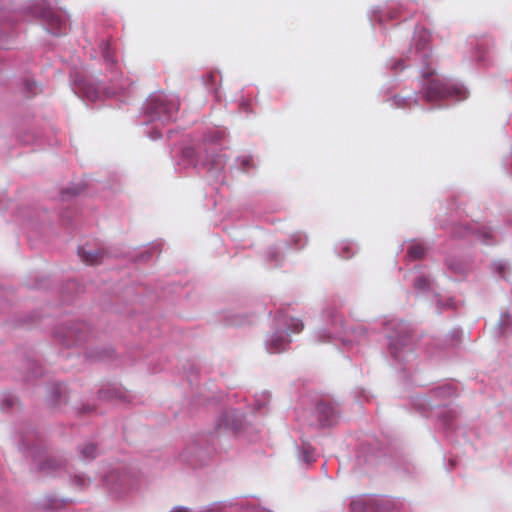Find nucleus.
<instances>
[{"instance_id":"obj_31","label":"nucleus","mask_w":512,"mask_h":512,"mask_svg":"<svg viewBox=\"0 0 512 512\" xmlns=\"http://www.w3.org/2000/svg\"><path fill=\"white\" fill-rule=\"evenodd\" d=\"M474 58L477 62L479 63H485L487 58H486V50L484 48V45L481 43H476V51H475V55H474Z\"/></svg>"},{"instance_id":"obj_33","label":"nucleus","mask_w":512,"mask_h":512,"mask_svg":"<svg viewBox=\"0 0 512 512\" xmlns=\"http://www.w3.org/2000/svg\"><path fill=\"white\" fill-rule=\"evenodd\" d=\"M90 480L84 475H75L73 477V483L79 488H84L89 484Z\"/></svg>"},{"instance_id":"obj_17","label":"nucleus","mask_w":512,"mask_h":512,"mask_svg":"<svg viewBox=\"0 0 512 512\" xmlns=\"http://www.w3.org/2000/svg\"><path fill=\"white\" fill-rule=\"evenodd\" d=\"M277 323L279 326H285L288 331L293 333H299L304 328V324L301 320L295 318L288 319L282 314L277 317Z\"/></svg>"},{"instance_id":"obj_18","label":"nucleus","mask_w":512,"mask_h":512,"mask_svg":"<svg viewBox=\"0 0 512 512\" xmlns=\"http://www.w3.org/2000/svg\"><path fill=\"white\" fill-rule=\"evenodd\" d=\"M79 457L83 461H91L99 454L98 447L94 443H86L79 447Z\"/></svg>"},{"instance_id":"obj_30","label":"nucleus","mask_w":512,"mask_h":512,"mask_svg":"<svg viewBox=\"0 0 512 512\" xmlns=\"http://www.w3.org/2000/svg\"><path fill=\"white\" fill-rule=\"evenodd\" d=\"M414 288L418 292H425L430 288V281L425 276H420L415 279Z\"/></svg>"},{"instance_id":"obj_20","label":"nucleus","mask_w":512,"mask_h":512,"mask_svg":"<svg viewBox=\"0 0 512 512\" xmlns=\"http://www.w3.org/2000/svg\"><path fill=\"white\" fill-rule=\"evenodd\" d=\"M427 248L420 242H413L407 251V255L410 260H418L424 257Z\"/></svg>"},{"instance_id":"obj_38","label":"nucleus","mask_w":512,"mask_h":512,"mask_svg":"<svg viewBox=\"0 0 512 512\" xmlns=\"http://www.w3.org/2000/svg\"><path fill=\"white\" fill-rule=\"evenodd\" d=\"M494 268L499 274H502L506 270L507 264L505 262H497L494 264Z\"/></svg>"},{"instance_id":"obj_34","label":"nucleus","mask_w":512,"mask_h":512,"mask_svg":"<svg viewBox=\"0 0 512 512\" xmlns=\"http://www.w3.org/2000/svg\"><path fill=\"white\" fill-rule=\"evenodd\" d=\"M112 354H113V351L111 349H108V350H103L101 352H97L95 354L91 353L88 356L95 358V359H99V360H105V359L112 357Z\"/></svg>"},{"instance_id":"obj_3","label":"nucleus","mask_w":512,"mask_h":512,"mask_svg":"<svg viewBox=\"0 0 512 512\" xmlns=\"http://www.w3.org/2000/svg\"><path fill=\"white\" fill-rule=\"evenodd\" d=\"M104 63L111 67V77L109 86H99L88 82L82 76L75 74L72 76V90L76 95L83 99L96 101L105 97H112L119 93H123L129 89L131 82L122 76L115 69V60L111 52V47L108 42H102L100 45Z\"/></svg>"},{"instance_id":"obj_40","label":"nucleus","mask_w":512,"mask_h":512,"mask_svg":"<svg viewBox=\"0 0 512 512\" xmlns=\"http://www.w3.org/2000/svg\"><path fill=\"white\" fill-rule=\"evenodd\" d=\"M29 366L33 369L32 376L37 377V376L41 375V372L39 371L40 368L36 362H30Z\"/></svg>"},{"instance_id":"obj_29","label":"nucleus","mask_w":512,"mask_h":512,"mask_svg":"<svg viewBox=\"0 0 512 512\" xmlns=\"http://www.w3.org/2000/svg\"><path fill=\"white\" fill-rule=\"evenodd\" d=\"M336 250L338 255L344 259H348L352 257V255L354 254L353 247L349 243H342L340 246L336 248Z\"/></svg>"},{"instance_id":"obj_1","label":"nucleus","mask_w":512,"mask_h":512,"mask_svg":"<svg viewBox=\"0 0 512 512\" xmlns=\"http://www.w3.org/2000/svg\"><path fill=\"white\" fill-rule=\"evenodd\" d=\"M407 59L411 63L422 66V95L427 102L444 99L460 101L467 98L468 92L464 86L435 74L431 67L433 64L431 35L425 28L417 27L415 29L411 46L407 52Z\"/></svg>"},{"instance_id":"obj_13","label":"nucleus","mask_w":512,"mask_h":512,"mask_svg":"<svg viewBox=\"0 0 512 512\" xmlns=\"http://www.w3.org/2000/svg\"><path fill=\"white\" fill-rule=\"evenodd\" d=\"M289 344L290 339L282 329H277L274 331L265 341L266 350L272 354L285 351Z\"/></svg>"},{"instance_id":"obj_23","label":"nucleus","mask_w":512,"mask_h":512,"mask_svg":"<svg viewBox=\"0 0 512 512\" xmlns=\"http://www.w3.org/2000/svg\"><path fill=\"white\" fill-rule=\"evenodd\" d=\"M418 104V98L415 97H398L395 96L392 100V105L397 108H411Z\"/></svg>"},{"instance_id":"obj_27","label":"nucleus","mask_w":512,"mask_h":512,"mask_svg":"<svg viewBox=\"0 0 512 512\" xmlns=\"http://www.w3.org/2000/svg\"><path fill=\"white\" fill-rule=\"evenodd\" d=\"M203 84L209 92L216 93L217 88V75L213 72H209L202 77Z\"/></svg>"},{"instance_id":"obj_24","label":"nucleus","mask_w":512,"mask_h":512,"mask_svg":"<svg viewBox=\"0 0 512 512\" xmlns=\"http://www.w3.org/2000/svg\"><path fill=\"white\" fill-rule=\"evenodd\" d=\"M300 460L307 465L315 461L314 449L308 443H303L301 446Z\"/></svg>"},{"instance_id":"obj_9","label":"nucleus","mask_w":512,"mask_h":512,"mask_svg":"<svg viewBox=\"0 0 512 512\" xmlns=\"http://www.w3.org/2000/svg\"><path fill=\"white\" fill-rule=\"evenodd\" d=\"M389 340L388 349L392 358L397 361L403 360V352L410 342V331L402 321H390L387 323Z\"/></svg>"},{"instance_id":"obj_47","label":"nucleus","mask_w":512,"mask_h":512,"mask_svg":"<svg viewBox=\"0 0 512 512\" xmlns=\"http://www.w3.org/2000/svg\"><path fill=\"white\" fill-rule=\"evenodd\" d=\"M55 392H56V394L59 393V388L58 387L55 388Z\"/></svg>"},{"instance_id":"obj_12","label":"nucleus","mask_w":512,"mask_h":512,"mask_svg":"<svg viewBox=\"0 0 512 512\" xmlns=\"http://www.w3.org/2000/svg\"><path fill=\"white\" fill-rule=\"evenodd\" d=\"M86 331L87 325L85 323H74L57 330L55 336L62 344L72 346L82 341Z\"/></svg>"},{"instance_id":"obj_44","label":"nucleus","mask_w":512,"mask_h":512,"mask_svg":"<svg viewBox=\"0 0 512 512\" xmlns=\"http://www.w3.org/2000/svg\"><path fill=\"white\" fill-rule=\"evenodd\" d=\"M423 403L420 404V406L422 407L423 411L425 410V406L427 404V401L425 399L421 400Z\"/></svg>"},{"instance_id":"obj_28","label":"nucleus","mask_w":512,"mask_h":512,"mask_svg":"<svg viewBox=\"0 0 512 512\" xmlns=\"http://www.w3.org/2000/svg\"><path fill=\"white\" fill-rule=\"evenodd\" d=\"M445 263L448 269L456 274H463L465 272V266L460 260L447 258Z\"/></svg>"},{"instance_id":"obj_11","label":"nucleus","mask_w":512,"mask_h":512,"mask_svg":"<svg viewBox=\"0 0 512 512\" xmlns=\"http://www.w3.org/2000/svg\"><path fill=\"white\" fill-rule=\"evenodd\" d=\"M452 234L454 237H468L473 236L475 239L479 240L480 242L492 245L496 243L495 241V234L492 232V230L488 227H479V226H454L452 228Z\"/></svg>"},{"instance_id":"obj_7","label":"nucleus","mask_w":512,"mask_h":512,"mask_svg":"<svg viewBox=\"0 0 512 512\" xmlns=\"http://www.w3.org/2000/svg\"><path fill=\"white\" fill-rule=\"evenodd\" d=\"M139 480L138 474L125 466L112 469L104 477L107 489L116 496L136 489L139 485Z\"/></svg>"},{"instance_id":"obj_41","label":"nucleus","mask_w":512,"mask_h":512,"mask_svg":"<svg viewBox=\"0 0 512 512\" xmlns=\"http://www.w3.org/2000/svg\"><path fill=\"white\" fill-rule=\"evenodd\" d=\"M151 257L150 249L139 256V261H147Z\"/></svg>"},{"instance_id":"obj_4","label":"nucleus","mask_w":512,"mask_h":512,"mask_svg":"<svg viewBox=\"0 0 512 512\" xmlns=\"http://www.w3.org/2000/svg\"><path fill=\"white\" fill-rule=\"evenodd\" d=\"M179 105V99L174 95L162 92L150 95L143 106L142 123L154 125L153 131L149 133L152 139L161 138V127L176 120Z\"/></svg>"},{"instance_id":"obj_48","label":"nucleus","mask_w":512,"mask_h":512,"mask_svg":"<svg viewBox=\"0 0 512 512\" xmlns=\"http://www.w3.org/2000/svg\"><path fill=\"white\" fill-rule=\"evenodd\" d=\"M448 307H452V302L450 301L448 304H447Z\"/></svg>"},{"instance_id":"obj_25","label":"nucleus","mask_w":512,"mask_h":512,"mask_svg":"<svg viewBox=\"0 0 512 512\" xmlns=\"http://www.w3.org/2000/svg\"><path fill=\"white\" fill-rule=\"evenodd\" d=\"M235 164L237 168L243 172H248L251 168L255 167L253 158L250 155L238 157Z\"/></svg>"},{"instance_id":"obj_8","label":"nucleus","mask_w":512,"mask_h":512,"mask_svg":"<svg viewBox=\"0 0 512 512\" xmlns=\"http://www.w3.org/2000/svg\"><path fill=\"white\" fill-rule=\"evenodd\" d=\"M29 13L42 19L47 31L53 35H60L66 32V20L54 12L46 0H35L29 7Z\"/></svg>"},{"instance_id":"obj_35","label":"nucleus","mask_w":512,"mask_h":512,"mask_svg":"<svg viewBox=\"0 0 512 512\" xmlns=\"http://www.w3.org/2000/svg\"><path fill=\"white\" fill-rule=\"evenodd\" d=\"M35 136L30 132H26L23 135L18 136V140L24 145H30L34 143Z\"/></svg>"},{"instance_id":"obj_14","label":"nucleus","mask_w":512,"mask_h":512,"mask_svg":"<svg viewBox=\"0 0 512 512\" xmlns=\"http://www.w3.org/2000/svg\"><path fill=\"white\" fill-rule=\"evenodd\" d=\"M78 255L86 264L95 265L103 261L107 251L104 248L94 247L87 243L78 249Z\"/></svg>"},{"instance_id":"obj_22","label":"nucleus","mask_w":512,"mask_h":512,"mask_svg":"<svg viewBox=\"0 0 512 512\" xmlns=\"http://www.w3.org/2000/svg\"><path fill=\"white\" fill-rule=\"evenodd\" d=\"M432 394L438 398H450L456 396V388L447 384L433 389Z\"/></svg>"},{"instance_id":"obj_5","label":"nucleus","mask_w":512,"mask_h":512,"mask_svg":"<svg viewBox=\"0 0 512 512\" xmlns=\"http://www.w3.org/2000/svg\"><path fill=\"white\" fill-rule=\"evenodd\" d=\"M20 449L30 457L36 470L44 476H62L69 472L68 460L61 453L43 454L31 432L22 435Z\"/></svg>"},{"instance_id":"obj_45","label":"nucleus","mask_w":512,"mask_h":512,"mask_svg":"<svg viewBox=\"0 0 512 512\" xmlns=\"http://www.w3.org/2000/svg\"><path fill=\"white\" fill-rule=\"evenodd\" d=\"M99 395L100 397H106V392L103 389H101L99 390Z\"/></svg>"},{"instance_id":"obj_15","label":"nucleus","mask_w":512,"mask_h":512,"mask_svg":"<svg viewBox=\"0 0 512 512\" xmlns=\"http://www.w3.org/2000/svg\"><path fill=\"white\" fill-rule=\"evenodd\" d=\"M316 414L322 427L333 425L338 417L336 408L332 404L324 401L317 403Z\"/></svg>"},{"instance_id":"obj_49","label":"nucleus","mask_w":512,"mask_h":512,"mask_svg":"<svg viewBox=\"0 0 512 512\" xmlns=\"http://www.w3.org/2000/svg\"><path fill=\"white\" fill-rule=\"evenodd\" d=\"M115 394H116V396H117L118 398H121V397H122L121 395H118V393H117V392H115Z\"/></svg>"},{"instance_id":"obj_26","label":"nucleus","mask_w":512,"mask_h":512,"mask_svg":"<svg viewBox=\"0 0 512 512\" xmlns=\"http://www.w3.org/2000/svg\"><path fill=\"white\" fill-rule=\"evenodd\" d=\"M230 412H225L219 419L218 427H227L231 428L232 430H236L239 428L241 420H229Z\"/></svg>"},{"instance_id":"obj_10","label":"nucleus","mask_w":512,"mask_h":512,"mask_svg":"<svg viewBox=\"0 0 512 512\" xmlns=\"http://www.w3.org/2000/svg\"><path fill=\"white\" fill-rule=\"evenodd\" d=\"M400 503L387 496H363L350 503L351 512H396Z\"/></svg>"},{"instance_id":"obj_36","label":"nucleus","mask_w":512,"mask_h":512,"mask_svg":"<svg viewBox=\"0 0 512 512\" xmlns=\"http://www.w3.org/2000/svg\"><path fill=\"white\" fill-rule=\"evenodd\" d=\"M406 67V65H404V61L403 59H398V60H392L390 62V68L394 71H401L403 70L404 68Z\"/></svg>"},{"instance_id":"obj_43","label":"nucleus","mask_w":512,"mask_h":512,"mask_svg":"<svg viewBox=\"0 0 512 512\" xmlns=\"http://www.w3.org/2000/svg\"><path fill=\"white\" fill-rule=\"evenodd\" d=\"M7 48L6 41L0 40V49Z\"/></svg>"},{"instance_id":"obj_6","label":"nucleus","mask_w":512,"mask_h":512,"mask_svg":"<svg viewBox=\"0 0 512 512\" xmlns=\"http://www.w3.org/2000/svg\"><path fill=\"white\" fill-rule=\"evenodd\" d=\"M324 317L329 322V329H321L315 333L317 342H325L333 338H339L344 345L352 343L354 340L360 341L366 335V329L357 327L347 331L344 328L342 315L333 308L324 311Z\"/></svg>"},{"instance_id":"obj_21","label":"nucleus","mask_w":512,"mask_h":512,"mask_svg":"<svg viewBox=\"0 0 512 512\" xmlns=\"http://www.w3.org/2000/svg\"><path fill=\"white\" fill-rule=\"evenodd\" d=\"M66 503V499H58L49 495L42 500L41 507L44 509H59L65 506Z\"/></svg>"},{"instance_id":"obj_39","label":"nucleus","mask_w":512,"mask_h":512,"mask_svg":"<svg viewBox=\"0 0 512 512\" xmlns=\"http://www.w3.org/2000/svg\"><path fill=\"white\" fill-rule=\"evenodd\" d=\"M14 403H15V399L13 397H6L4 399L5 406H1V408L2 409H4V408L5 409L11 408V407H13Z\"/></svg>"},{"instance_id":"obj_37","label":"nucleus","mask_w":512,"mask_h":512,"mask_svg":"<svg viewBox=\"0 0 512 512\" xmlns=\"http://www.w3.org/2000/svg\"><path fill=\"white\" fill-rule=\"evenodd\" d=\"M292 240L294 241L295 243V248H301L305 245L306 241L304 239V237L300 234H297V235H293L292 236Z\"/></svg>"},{"instance_id":"obj_16","label":"nucleus","mask_w":512,"mask_h":512,"mask_svg":"<svg viewBox=\"0 0 512 512\" xmlns=\"http://www.w3.org/2000/svg\"><path fill=\"white\" fill-rule=\"evenodd\" d=\"M400 16L399 7L394 4L393 6L385 9H374L371 12L370 20L372 23L378 21L380 24L384 23L387 19L393 20Z\"/></svg>"},{"instance_id":"obj_19","label":"nucleus","mask_w":512,"mask_h":512,"mask_svg":"<svg viewBox=\"0 0 512 512\" xmlns=\"http://www.w3.org/2000/svg\"><path fill=\"white\" fill-rule=\"evenodd\" d=\"M436 415L445 427L450 428L456 418V411L448 407H441L438 408Z\"/></svg>"},{"instance_id":"obj_32","label":"nucleus","mask_w":512,"mask_h":512,"mask_svg":"<svg viewBox=\"0 0 512 512\" xmlns=\"http://www.w3.org/2000/svg\"><path fill=\"white\" fill-rule=\"evenodd\" d=\"M267 257L272 263H274L275 265H278L280 262V252H279L278 248H276V247L269 248V250L267 251Z\"/></svg>"},{"instance_id":"obj_2","label":"nucleus","mask_w":512,"mask_h":512,"mask_svg":"<svg viewBox=\"0 0 512 512\" xmlns=\"http://www.w3.org/2000/svg\"><path fill=\"white\" fill-rule=\"evenodd\" d=\"M223 128L215 127L209 129L204 135L202 142L196 147H186L182 150L179 165L184 168L192 166L196 169H205L213 176L219 175L224 168L225 162L217 153V146L225 137Z\"/></svg>"},{"instance_id":"obj_42","label":"nucleus","mask_w":512,"mask_h":512,"mask_svg":"<svg viewBox=\"0 0 512 512\" xmlns=\"http://www.w3.org/2000/svg\"><path fill=\"white\" fill-rule=\"evenodd\" d=\"M25 85L28 91H32L36 84L32 80H26Z\"/></svg>"},{"instance_id":"obj_46","label":"nucleus","mask_w":512,"mask_h":512,"mask_svg":"<svg viewBox=\"0 0 512 512\" xmlns=\"http://www.w3.org/2000/svg\"><path fill=\"white\" fill-rule=\"evenodd\" d=\"M78 193H79V190H75V191H73V195H76V194H78Z\"/></svg>"}]
</instances>
